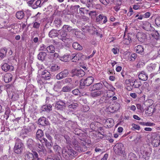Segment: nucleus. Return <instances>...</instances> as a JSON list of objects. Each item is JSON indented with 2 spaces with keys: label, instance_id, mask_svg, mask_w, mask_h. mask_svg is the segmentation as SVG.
I'll return each instance as SVG.
<instances>
[{
  "label": "nucleus",
  "instance_id": "5701e85b",
  "mask_svg": "<svg viewBox=\"0 0 160 160\" xmlns=\"http://www.w3.org/2000/svg\"><path fill=\"white\" fill-rule=\"evenodd\" d=\"M131 85L134 88H137L141 85V82L138 80H132Z\"/></svg>",
  "mask_w": 160,
  "mask_h": 160
},
{
  "label": "nucleus",
  "instance_id": "4d7b16f0",
  "mask_svg": "<svg viewBox=\"0 0 160 160\" xmlns=\"http://www.w3.org/2000/svg\"><path fill=\"white\" fill-rule=\"evenodd\" d=\"M155 23L158 26H160V17H158L156 18Z\"/></svg>",
  "mask_w": 160,
  "mask_h": 160
},
{
  "label": "nucleus",
  "instance_id": "a18cd8bd",
  "mask_svg": "<svg viewBox=\"0 0 160 160\" xmlns=\"http://www.w3.org/2000/svg\"><path fill=\"white\" fill-rule=\"evenodd\" d=\"M107 89H108L109 91H112V96L114 95L115 93L114 92V91H115V89L114 87L112 86V85L110 84V85H109V86H108Z\"/></svg>",
  "mask_w": 160,
  "mask_h": 160
},
{
  "label": "nucleus",
  "instance_id": "412c9836",
  "mask_svg": "<svg viewBox=\"0 0 160 160\" xmlns=\"http://www.w3.org/2000/svg\"><path fill=\"white\" fill-rule=\"evenodd\" d=\"M104 91L103 89L93 92L91 93L90 95L92 97H96L103 94Z\"/></svg>",
  "mask_w": 160,
  "mask_h": 160
},
{
  "label": "nucleus",
  "instance_id": "680f3d73",
  "mask_svg": "<svg viewBox=\"0 0 160 160\" xmlns=\"http://www.w3.org/2000/svg\"><path fill=\"white\" fill-rule=\"evenodd\" d=\"M19 96L18 94H15L14 95H13L12 96V99L13 100L15 101L17 100V98H19Z\"/></svg>",
  "mask_w": 160,
  "mask_h": 160
},
{
  "label": "nucleus",
  "instance_id": "c03bdc74",
  "mask_svg": "<svg viewBox=\"0 0 160 160\" xmlns=\"http://www.w3.org/2000/svg\"><path fill=\"white\" fill-rule=\"evenodd\" d=\"M152 37L156 40L158 39L159 37V34L157 31H155L153 34L152 35Z\"/></svg>",
  "mask_w": 160,
  "mask_h": 160
},
{
  "label": "nucleus",
  "instance_id": "5fc2aeb1",
  "mask_svg": "<svg viewBox=\"0 0 160 160\" xmlns=\"http://www.w3.org/2000/svg\"><path fill=\"white\" fill-rule=\"evenodd\" d=\"M32 152H33L32 154L34 156V160L37 159V160H39V158H38V153L36 152H34L32 150Z\"/></svg>",
  "mask_w": 160,
  "mask_h": 160
},
{
  "label": "nucleus",
  "instance_id": "c9c22d12",
  "mask_svg": "<svg viewBox=\"0 0 160 160\" xmlns=\"http://www.w3.org/2000/svg\"><path fill=\"white\" fill-rule=\"evenodd\" d=\"M26 158L28 160H34L32 153L29 152H27L26 154Z\"/></svg>",
  "mask_w": 160,
  "mask_h": 160
},
{
  "label": "nucleus",
  "instance_id": "8fccbe9b",
  "mask_svg": "<svg viewBox=\"0 0 160 160\" xmlns=\"http://www.w3.org/2000/svg\"><path fill=\"white\" fill-rule=\"evenodd\" d=\"M70 57H71V59H72V62H76V61L78 57L77 56V54L76 53H74L73 54H72V56L70 55Z\"/></svg>",
  "mask_w": 160,
  "mask_h": 160
},
{
  "label": "nucleus",
  "instance_id": "aec40b11",
  "mask_svg": "<svg viewBox=\"0 0 160 160\" xmlns=\"http://www.w3.org/2000/svg\"><path fill=\"white\" fill-rule=\"evenodd\" d=\"M135 50L137 53H140L141 55H143L144 53V48L143 46L139 45L135 48Z\"/></svg>",
  "mask_w": 160,
  "mask_h": 160
},
{
  "label": "nucleus",
  "instance_id": "0e129e2a",
  "mask_svg": "<svg viewBox=\"0 0 160 160\" xmlns=\"http://www.w3.org/2000/svg\"><path fill=\"white\" fill-rule=\"evenodd\" d=\"M64 82L65 83H70L72 82V79L70 78H67L64 79Z\"/></svg>",
  "mask_w": 160,
  "mask_h": 160
},
{
  "label": "nucleus",
  "instance_id": "ea45409f",
  "mask_svg": "<svg viewBox=\"0 0 160 160\" xmlns=\"http://www.w3.org/2000/svg\"><path fill=\"white\" fill-rule=\"evenodd\" d=\"M152 143L154 147H157L160 144V140L154 139L152 141Z\"/></svg>",
  "mask_w": 160,
  "mask_h": 160
},
{
  "label": "nucleus",
  "instance_id": "864d4df0",
  "mask_svg": "<svg viewBox=\"0 0 160 160\" xmlns=\"http://www.w3.org/2000/svg\"><path fill=\"white\" fill-rule=\"evenodd\" d=\"M132 130H134L135 129L139 130L140 129V127L139 125L134 123L132 124Z\"/></svg>",
  "mask_w": 160,
  "mask_h": 160
},
{
  "label": "nucleus",
  "instance_id": "9d476101",
  "mask_svg": "<svg viewBox=\"0 0 160 160\" xmlns=\"http://www.w3.org/2000/svg\"><path fill=\"white\" fill-rule=\"evenodd\" d=\"M69 73L67 69H65L62 71L56 76V78L58 80H61L67 77Z\"/></svg>",
  "mask_w": 160,
  "mask_h": 160
},
{
  "label": "nucleus",
  "instance_id": "3c124183",
  "mask_svg": "<svg viewBox=\"0 0 160 160\" xmlns=\"http://www.w3.org/2000/svg\"><path fill=\"white\" fill-rule=\"evenodd\" d=\"M63 29L64 30H67V31L70 32L72 30V27L67 25H64L63 27Z\"/></svg>",
  "mask_w": 160,
  "mask_h": 160
},
{
  "label": "nucleus",
  "instance_id": "6ab92c4d",
  "mask_svg": "<svg viewBox=\"0 0 160 160\" xmlns=\"http://www.w3.org/2000/svg\"><path fill=\"white\" fill-rule=\"evenodd\" d=\"M105 125L108 128H110L112 127L114 125V121L111 118H108L104 122Z\"/></svg>",
  "mask_w": 160,
  "mask_h": 160
},
{
  "label": "nucleus",
  "instance_id": "9b49d317",
  "mask_svg": "<svg viewBox=\"0 0 160 160\" xmlns=\"http://www.w3.org/2000/svg\"><path fill=\"white\" fill-rule=\"evenodd\" d=\"M124 150L123 145L120 143L116 145L114 151L118 155H120L123 153Z\"/></svg>",
  "mask_w": 160,
  "mask_h": 160
},
{
  "label": "nucleus",
  "instance_id": "1a4fd4ad",
  "mask_svg": "<svg viewBox=\"0 0 160 160\" xmlns=\"http://www.w3.org/2000/svg\"><path fill=\"white\" fill-rule=\"evenodd\" d=\"M55 107L58 110H63L66 107V103L65 102L61 100H59L56 102Z\"/></svg>",
  "mask_w": 160,
  "mask_h": 160
},
{
  "label": "nucleus",
  "instance_id": "c85d7f7f",
  "mask_svg": "<svg viewBox=\"0 0 160 160\" xmlns=\"http://www.w3.org/2000/svg\"><path fill=\"white\" fill-rule=\"evenodd\" d=\"M27 147L30 149H32L34 146V142L32 139H29L27 141Z\"/></svg>",
  "mask_w": 160,
  "mask_h": 160
},
{
  "label": "nucleus",
  "instance_id": "7c9ffc66",
  "mask_svg": "<svg viewBox=\"0 0 160 160\" xmlns=\"http://www.w3.org/2000/svg\"><path fill=\"white\" fill-rule=\"evenodd\" d=\"M24 12L22 11L17 12L16 14V17L19 19H22L24 17Z\"/></svg>",
  "mask_w": 160,
  "mask_h": 160
},
{
  "label": "nucleus",
  "instance_id": "603ef678",
  "mask_svg": "<svg viewBox=\"0 0 160 160\" xmlns=\"http://www.w3.org/2000/svg\"><path fill=\"white\" fill-rule=\"evenodd\" d=\"M89 15L92 18L96 17L98 16V13L96 11H91L89 12Z\"/></svg>",
  "mask_w": 160,
  "mask_h": 160
},
{
  "label": "nucleus",
  "instance_id": "79ce46f5",
  "mask_svg": "<svg viewBox=\"0 0 160 160\" xmlns=\"http://www.w3.org/2000/svg\"><path fill=\"white\" fill-rule=\"evenodd\" d=\"M60 67L56 64H54L52 66L51 68V71L52 72H54L59 70Z\"/></svg>",
  "mask_w": 160,
  "mask_h": 160
},
{
  "label": "nucleus",
  "instance_id": "dca6fc26",
  "mask_svg": "<svg viewBox=\"0 0 160 160\" xmlns=\"http://www.w3.org/2000/svg\"><path fill=\"white\" fill-rule=\"evenodd\" d=\"M13 67L11 65H10L7 63H4L2 66V68L5 72H7L8 71H12L13 69Z\"/></svg>",
  "mask_w": 160,
  "mask_h": 160
},
{
  "label": "nucleus",
  "instance_id": "bf43d9fd",
  "mask_svg": "<svg viewBox=\"0 0 160 160\" xmlns=\"http://www.w3.org/2000/svg\"><path fill=\"white\" fill-rule=\"evenodd\" d=\"M149 86V84L147 82H144L142 87L143 89L147 88Z\"/></svg>",
  "mask_w": 160,
  "mask_h": 160
},
{
  "label": "nucleus",
  "instance_id": "f257e3e1",
  "mask_svg": "<svg viewBox=\"0 0 160 160\" xmlns=\"http://www.w3.org/2000/svg\"><path fill=\"white\" fill-rule=\"evenodd\" d=\"M77 154V152L70 146L65 147L62 149V156L65 160H71Z\"/></svg>",
  "mask_w": 160,
  "mask_h": 160
},
{
  "label": "nucleus",
  "instance_id": "72a5a7b5",
  "mask_svg": "<svg viewBox=\"0 0 160 160\" xmlns=\"http://www.w3.org/2000/svg\"><path fill=\"white\" fill-rule=\"evenodd\" d=\"M58 34L56 30H52L49 32V36L52 38H53L57 36Z\"/></svg>",
  "mask_w": 160,
  "mask_h": 160
},
{
  "label": "nucleus",
  "instance_id": "774afa93",
  "mask_svg": "<svg viewBox=\"0 0 160 160\" xmlns=\"http://www.w3.org/2000/svg\"><path fill=\"white\" fill-rule=\"evenodd\" d=\"M146 126H152L155 125V124L150 122H145Z\"/></svg>",
  "mask_w": 160,
  "mask_h": 160
},
{
  "label": "nucleus",
  "instance_id": "e433bc0d",
  "mask_svg": "<svg viewBox=\"0 0 160 160\" xmlns=\"http://www.w3.org/2000/svg\"><path fill=\"white\" fill-rule=\"evenodd\" d=\"M62 87V83L60 81L57 82L54 85V89L55 90H57L60 89Z\"/></svg>",
  "mask_w": 160,
  "mask_h": 160
},
{
  "label": "nucleus",
  "instance_id": "39448f33",
  "mask_svg": "<svg viewBox=\"0 0 160 160\" xmlns=\"http://www.w3.org/2000/svg\"><path fill=\"white\" fill-rule=\"evenodd\" d=\"M23 148V144L21 140L20 139H17L14 146L15 152L18 154H20L22 152Z\"/></svg>",
  "mask_w": 160,
  "mask_h": 160
},
{
  "label": "nucleus",
  "instance_id": "7ed1b4c3",
  "mask_svg": "<svg viewBox=\"0 0 160 160\" xmlns=\"http://www.w3.org/2000/svg\"><path fill=\"white\" fill-rule=\"evenodd\" d=\"M72 143L75 149L79 152H85L87 150V148L86 146L85 142H78L76 139L73 138L72 139Z\"/></svg>",
  "mask_w": 160,
  "mask_h": 160
},
{
  "label": "nucleus",
  "instance_id": "6e6552de",
  "mask_svg": "<svg viewBox=\"0 0 160 160\" xmlns=\"http://www.w3.org/2000/svg\"><path fill=\"white\" fill-rule=\"evenodd\" d=\"M72 76H76L79 77L83 76L85 74L84 72L82 69H74L72 70Z\"/></svg>",
  "mask_w": 160,
  "mask_h": 160
},
{
  "label": "nucleus",
  "instance_id": "f03ea898",
  "mask_svg": "<svg viewBox=\"0 0 160 160\" xmlns=\"http://www.w3.org/2000/svg\"><path fill=\"white\" fill-rule=\"evenodd\" d=\"M42 131L41 130V142L42 143V150H41V152H42L43 153H45L46 152V150L44 148H44V146H46L47 148H50L51 147V140L52 138L49 134L47 133L45 134V135L47 138L48 139V140L50 142L48 141L47 139L44 137H42Z\"/></svg>",
  "mask_w": 160,
  "mask_h": 160
},
{
  "label": "nucleus",
  "instance_id": "2eb2a0df",
  "mask_svg": "<svg viewBox=\"0 0 160 160\" xmlns=\"http://www.w3.org/2000/svg\"><path fill=\"white\" fill-rule=\"evenodd\" d=\"M50 73L47 70H44L43 72H42L41 76V80H48L50 78Z\"/></svg>",
  "mask_w": 160,
  "mask_h": 160
},
{
  "label": "nucleus",
  "instance_id": "cd10ccee",
  "mask_svg": "<svg viewBox=\"0 0 160 160\" xmlns=\"http://www.w3.org/2000/svg\"><path fill=\"white\" fill-rule=\"evenodd\" d=\"M61 157L58 156V155H49L46 160H61Z\"/></svg>",
  "mask_w": 160,
  "mask_h": 160
},
{
  "label": "nucleus",
  "instance_id": "b1692460",
  "mask_svg": "<svg viewBox=\"0 0 160 160\" xmlns=\"http://www.w3.org/2000/svg\"><path fill=\"white\" fill-rule=\"evenodd\" d=\"M138 78L140 80L146 81L148 78V76L144 72L142 71L139 74Z\"/></svg>",
  "mask_w": 160,
  "mask_h": 160
},
{
  "label": "nucleus",
  "instance_id": "4be33fe9",
  "mask_svg": "<svg viewBox=\"0 0 160 160\" xmlns=\"http://www.w3.org/2000/svg\"><path fill=\"white\" fill-rule=\"evenodd\" d=\"M12 75L11 73H7L5 74L4 77V80L7 83L11 81L12 79Z\"/></svg>",
  "mask_w": 160,
  "mask_h": 160
},
{
  "label": "nucleus",
  "instance_id": "2f4dec72",
  "mask_svg": "<svg viewBox=\"0 0 160 160\" xmlns=\"http://www.w3.org/2000/svg\"><path fill=\"white\" fill-rule=\"evenodd\" d=\"M156 68V65L155 64L151 63L148 65L147 69L148 71L151 72L155 70Z\"/></svg>",
  "mask_w": 160,
  "mask_h": 160
},
{
  "label": "nucleus",
  "instance_id": "a878e982",
  "mask_svg": "<svg viewBox=\"0 0 160 160\" xmlns=\"http://www.w3.org/2000/svg\"><path fill=\"white\" fill-rule=\"evenodd\" d=\"M52 106L49 104L48 105H44L42 106L41 108V110L43 111L49 112L52 110Z\"/></svg>",
  "mask_w": 160,
  "mask_h": 160
},
{
  "label": "nucleus",
  "instance_id": "a19ab883",
  "mask_svg": "<svg viewBox=\"0 0 160 160\" xmlns=\"http://www.w3.org/2000/svg\"><path fill=\"white\" fill-rule=\"evenodd\" d=\"M54 22L55 25L58 27L61 25L62 21L59 18H57L55 19Z\"/></svg>",
  "mask_w": 160,
  "mask_h": 160
},
{
  "label": "nucleus",
  "instance_id": "473e14b6",
  "mask_svg": "<svg viewBox=\"0 0 160 160\" xmlns=\"http://www.w3.org/2000/svg\"><path fill=\"white\" fill-rule=\"evenodd\" d=\"M73 48L75 49L81 50L82 49V47L77 42H74L72 45Z\"/></svg>",
  "mask_w": 160,
  "mask_h": 160
},
{
  "label": "nucleus",
  "instance_id": "58836bf2",
  "mask_svg": "<svg viewBox=\"0 0 160 160\" xmlns=\"http://www.w3.org/2000/svg\"><path fill=\"white\" fill-rule=\"evenodd\" d=\"M72 90L71 87L68 86H65L63 87L61 91L63 92H68Z\"/></svg>",
  "mask_w": 160,
  "mask_h": 160
},
{
  "label": "nucleus",
  "instance_id": "393cba45",
  "mask_svg": "<svg viewBox=\"0 0 160 160\" xmlns=\"http://www.w3.org/2000/svg\"><path fill=\"white\" fill-rule=\"evenodd\" d=\"M78 106V104L73 103L70 105H68V110L70 111V112H72L75 110Z\"/></svg>",
  "mask_w": 160,
  "mask_h": 160
},
{
  "label": "nucleus",
  "instance_id": "338daca9",
  "mask_svg": "<svg viewBox=\"0 0 160 160\" xmlns=\"http://www.w3.org/2000/svg\"><path fill=\"white\" fill-rule=\"evenodd\" d=\"M133 87L132 85H131L130 84L128 85L126 87L127 89L129 91H131L133 88Z\"/></svg>",
  "mask_w": 160,
  "mask_h": 160
},
{
  "label": "nucleus",
  "instance_id": "13d9d810",
  "mask_svg": "<svg viewBox=\"0 0 160 160\" xmlns=\"http://www.w3.org/2000/svg\"><path fill=\"white\" fill-rule=\"evenodd\" d=\"M72 92L75 95H78L80 93V92L78 89H75L72 91Z\"/></svg>",
  "mask_w": 160,
  "mask_h": 160
},
{
  "label": "nucleus",
  "instance_id": "ddd939ff",
  "mask_svg": "<svg viewBox=\"0 0 160 160\" xmlns=\"http://www.w3.org/2000/svg\"><path fill=\"white\" fill-rule=\"evenodd\" d=\"M59 36L60 39L63 41L66 39H68L70 38L69 35L67 33L66 31L63 30L60 31Z\"/></svg>",
  "mask_w": 160,
  "mask_h": 160
},
{
  "label": "nucleus",
  "instance_id": "49530a36",
  "mask_svg": "<svg viewBox=\"0 0 160 160\" xmlns=\"http://www.w3.org/2000/svg\"><path fill=\"white\" fill-rule=\"evenodd\" d=\"M65 139L66 140V143L67 144H70L71 143V139L69 136L66 134L64 135Z\"/></svg>",
  "mask_w": 160,
  "mask_h": 160
},
{
  "label": "nucleus",
  "instance_id": "e2e57ef3",
  "mask_svg": "<svg viewBox=\"0 0 160 160\" xmlns=\"http://www.w3.org/2000/svg\"><path fill=\"white\" fill-rule=\"evenodd\" d=\"M112 51L114 54H117L119 52V49L117 48H112Z\"/></svg>",
  "mask_w": 160,
  "mask_h": 160
},
{
  "label": "nucleus",
  "instance_id": "37998d69",
  "mask_svg": "<svg viewBox=\"0 0 160 160\" xmlns=\"http://www.w3.org/2000/svg\"><path fill=\"white\" fill-rule=\"evenodd\" d=\"M11 112V110L9 108H7V110L5 113L4 117L6 118V120H7L9 117V115Z\"/></svg>",
  "mask_w": 160,
  "mask_h": 160
},
{
  "label": "nucleus",
  "instance_id": "0eeeda50",
  "mask_svg": "<svg viewBox=\"0 0 160 160\" xmlns=\"http://www.w3.org/2000/svg\"><path fill=\"white\" fill-rule=\"evenodd\" d=\"M96 21L99 24H105L108 22L107 18L103 14H101L96 17Z\"/></svg>",
  "mask_w": 160,
  "mask_h": 160
},
{
  "label": "nucleus",
  "instance_id": "c756f323",
  "mask_svg": "<svg viewBox=\"0 0 160 160\" xmlns=\"http://www.w3.org/2000/svg\"><path fill=\"white\" fill-rule=\"evenodd\" d=\"M7 51V49L4 48H2L0 51V57L1 58H3L6 55Z\"/></svg>",
  "mask_w": 160,
  "mask_h": 160
},
{
  "label": "nucleus",
  "instance_id": "09e8293b",
  "mask_svg": "<svg viewBox=\"0 0 160 160\" xmlns=\"http://www.w3.org/2000/svg\"><path fill=\"white\" fill-rule=\"evenodd\" d=\"M137 57V54L136 53H132L129 58V59L130 60L134 61L135 60V59Z\"/></svg>",
  "mask_w": 160,
  "mask_h": 160
},
{
  "label": "nucleus",
  "instance_id": "f8f14e48",
  "mask_svg": "<svg viewBox=\"0 0 160 160\" xmlns=\"http://www.w3.org/2000/svg\"><path fill=\"white\" fill-rule=\"evenodd\" d=\"M142 28L147 31H153L154 30V28L152 26L151 24L147 21L143 22Z\"/></svg>",
  "mask_w": 160,
  "mask_h": 160
},
{
  "label": "nucleus",
  "instance_id": "f704fd0d",
  "mask_svg": "<svg viewBox=\"0 0 160 160\" xmlns=\"http://www.w3.org/2000/svg\"><path fill=\"white\" fill-rule=\"evenodd\" d=\"M46 50L48 53H53L55 51L54 47L52 45H50L47 47Z\"/></svg>",
  "mask_w": 160,
  "mask_h": 160
},
{
  "label": "nucleus",
  "instance_id": "423d86ee",
  "mask_svg": "<svg viewBox=\"0 0 160 160\" xmlns=\"http://www.w3.org/2000/svg\"><path fill=\"white\" fill-rule=\"evenodd\" d=\"M94 78L92 76L88 77L86 79L82 80L80 82V86H88L93 82Z\"/></svg>",
  "mask_w": 160,
  "mask_h": 160
},
{
  "label": "nucleus",
  "instance_id": "052dcab7",
  "mask_svg": "<svg viewBox=\"0 0 160 160\" xmlns=\"http://www.w3.org/2000/svg\"><path fill=\"white\" fill-rule=\"evenodd\" d=\"M40 130L39 129L38 130L36 134V138L39 140H40V132L39 131Z\"/></svg>",
  "mask_w": 160,
  "mask_h": 160
},
{
  "label": "nucleus",
  "instance_id": "69168bd1",
  "mask_svg": "<svg viewBox=\"0 0 160 160\" xmlns=\"http://www.w3.org/2000/svg\"><path fill=\"white\" fill-rule=\"evenodd\" d=\"M40 26V23L37 22H35L34 23L33 25V27L36 28H38Z\"/></svg>",
  "mask_w": 160,
  "mask_h": 160
},
{
  "label": "nucleus",
  "instance_id": "bb28decb",
  "mask_svg": "<svg viewBox=\"0 0 160 160\" xmlns=\"http://www.w3.org/2000/svg\"><path fill=\"white\" fill-rule=\"evenodd\" d=\"M69 54L64 55L62 57L59 58L60 60L64 62H67L69 60L71 59V57Z\"/></svg>",
  "mask_w": 160,
  "mask_h": 160
},
{
  "label": "nucleus",
  "instance_id": "4c0bfd02",
  "mask_svg": "<svg viewBox=\"0 0 160 160\" xmlns=\"http://www.w3.org/2000/svg\"><path fill=\"white\" fill-rule=\"evenodd\" d=\"M80 1L83 3H86L87 6L88 8L92 6V0H86L85 1H84V0H80Z\"/></svg>",
  "mask_w": 160,
  "mask_h": 160
},
{
  "label": "nucleus",
  "instance_id": "f3484780",
  "mask_svg": "<svg viewBox=\"0 0 160 160\" xmlns=\"http://www.w3.org/2000/svg\"><path fill=\"white\" fill-rule=\"evenodd\" d=\"M146 35L145 34L141 32H139L138 33L137 35V37L138 40L141 42H143L146 38Z\"/></svg>",
  "mask_w": 160,
  "mask_h": 160
},
{
  "label": "nucleus",
  "instance_id": "a211bd4d",
  "mask_svg": "<svg viewBox=\"0 0 160 160\" xmlns=\"http://www.w3.org/2000/svg\"><path fill=\"white\" fill-rule=\"evenodd\" d=\"M103 85L101 83H98L95 84L92 86L90 88L91 91L100 90L102 88Z\"/></svg>",
  "mask_w": 160,
  "mask_h": 160
},
{
  "label": "nucleus",
  "instance_id": "4468645a",
  "mask_svg": "<svg viewBox=\"0 0 160 160\" xmlns=\"http://www.w3.org/2000/svg\"><path fill=\"white\" fill-rule=\"evenodd\" d=\"M152 153V151L150 149L144 151L141 153L142 158L145 160H148L149 159Z\"/></svg>",
  "mask_w": 160,
  "mask_h": 160
},
{
  "label": "nucleus",
  "instance_id": "6e6d98bb",
  "mask_svg": "<svg viewBox=\"0 0 160 160\" xmlns=\"http://www.w3.org/2000/svg\"><path fill=\"white\" fill-rule=\"evenodd\" d=\"M47 55L46 52H41V60L42 61L45 58Z\"/></svg>",
  "mask_w": 160,
  "mask_h": 160
},
{
  "label": "nucleus",
  "instance_id": "20e7f679",
  "mask_svg": "<svg viewBox=\"0 0 160 160\" xmlns=\"http://www.w3.org/2000/svg\"><path fill=\"white\" fill-rule=\"evenodd\" d=\"M36 128L35 126L32 123H30L28 126H25L22 129L21 133L23 134H25L29 136L31 133L32 131Z\"/></svg>",
  "mask_w": 160,
  "mask_h": 160
},
{
  "label": "nucleus",
  "instance_id": "de8ad7c7",
  "mask_svg": "<svg viewBox=\"0 0 160 160\" xmlns=\"http://www.w3.org/2000/svg\"><path fill=\"white\" fill-rule=\"evenodd\" d=\"M40 5V0H38L32 6L33 9H36Z\"/></svg>",
  "mask_w": 160,
  "mask_h": 160
}]
</instances>
